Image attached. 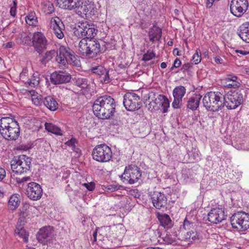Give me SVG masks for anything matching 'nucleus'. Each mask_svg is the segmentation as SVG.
Here are the masks:
<instances>
[{
	"label": "nucleus",
	"instance_id": "obj_1",
	"mask_svg": "<svg viewBox=\"0 0 249 249\" xmlns=\"http://www.w3.org/2000/svg\"><path fill=\"white\" fill-rule=\"evenodd\" d=\"M114 99L110 96H100L96 99L92 105L94 115L101 119H107L112 116L115 111Z\"/></svg>",
	"mask_w": 249,
	"mask_h": 249
},
{
	"label": "nucleus",
	"instance_id": "obj_2",
	"mask_svg": "<svg viewBox=\"0 0 249 249\" xmlns=\"http://www.w3.org/2000/svg\"><path fill=\"white\" fill-rule=\"evenodd\" d=\"M224 95L219 91H210L202 99L203 106L208 111L218 112L225 106Z\"/></svg>",
	"mask_w": 249,
	"mask_h": 249
},
{
	"label": "nucleus",
	"instance_id": "obj_3",
	"mask_svg": "<svg viewBox=\"0 0 249 249\" xmlns=\"http://www.w3.org/2000/svg\"><path fill=\"white\" fill-rule=\"evenodd\" d=\"M0 134L4 139L8 141H15L20 134V128L18 122L9 117L1 118Z\"/></svg>",
	"mask_w": 249,
	"mask_h": 249
},
{
	"label": "nucleus",
	"instance_id": "obj_4",
	"mask_svg": "<svg viewBox=\"0 0 249 249\" xmlns=\"http://www.w3.org/2000/svg\"><path fill=\"white\" fill-rule=\"evenodd\" d=\"M78 47L83 55L91 58L96 56L101 51L99 42L94 38H82Z\"/></svg>",
	"mask_w": 249,
	"mask_h": 249
},
{
	"label": "nucleus",
	"instance_id": "obj_5",
	"mask_svg": "<svg viewBox=\"0 0 249 249\" xmlns=\"http://www.w3.org/2000/svg\"><path fill=\"white\" fill-rule=\"evenodd\" d=\"M56 62L60 66L66 67L70 63L74 66L78 65L79 61L76 59L73 51L69 47L61 46L56 52Z\"/></svg>",
	"mask_w": 249,
	"mask_h": 249
},
{
	"label": "nucleus",
	"instance_id": "obj_6",
	"mask_svg": "<svg viewBox=\"0 0 249 249\" xmlns=\"http://www.w3.org/2000/svg\"><path fill=\"white\" fill-rule=\"evenodd\" d=\"M31 159L22 155L15 157L11 161V167L13 172L21 174L29 171L31 168Z\"/></svg>",
	"mask_w": 249,
	"mask_h": 249
},
{
	"label": "nucleus",
	"instance_id": "obj_7",
	"mask_svg": "<svg viewBox=\"0 0 249 249\" xmlns=\"http://www.w3.org/2000/svg\"><path fill=\"white\" fill-rule=\"evenodd\" d=\"M141 177V169L136 165L131 164L125 167L121 179L125 184H133L138 182Z\"/></svg>",
	"mask_w": 249,
	"mask_h": 249
},
{
	"label": "nucleus",
	"instance_id": "obj_8",
	"mask_svg": "<svg viewBox=\"0 0 249 249\" xmlns=\"http://www.w3.org/2000/svg\"><path fill=\"white\" fill-rule=\"evenodd\" d=\"M230 221L232 228L239 231L249 228V215L245 212H239L234 213L231 216Z\"/></svg>",
	"mask_w": 249,
	"mask_h": 249
},
{
	"label": "nucleus",
	"instance_id": "obj_9",
	"mask_svg": "<svg viewBox=\"0 0 249 249\" xmlns=\"http://www.w3.org/2000/svg\"><path fill=\"white\" fill-rule=\"evenodd\" d=\"M112 153L110 148L106 144L96 146L92 152L93 159L100 162H106L110 160Z\"/></svg>",
	"mask_w": 249,
	"mask_h": 249
},
{
	"label": "nucleus",
	"instance_id": "obj_10",
	"mask_svg": "<svg viewBox=\"0 0 249 249\" xmlns=\"http://www.w3.org/2000/svg\"><path fill=\"white\" fill-rule=\"evenodd\" d=\"M123 104L125 109L130 111L139 110L142 106L140 96L134 92H128L124 96Z\"/></svg>",
	"mask_w": 249,
	"mask_h": 249
},
{
	"label": "nucleus",
	"instance_id": "obj_11",
	"mask_svg": "<svg viewBox=\"0 0 249 249\" xmlns=\"http://www.w3.org/2000/svg\"><path fill=\"white\" fill-rule=\"evenodd\" d=\"M225 106L228 109H235L243 102V96L240 91L228 92L224 95Z\"/></svg>",
	"mask_w": 249,
	"mask_h": 249
},
{
	"label": "nucleus",
	"instance_id": "obj_12",
	"mask_svg": "<svg viewBox=\"0 0 249 249\" xmlns=\"http://www.w3.org/2000/svg\"><path fill=\"white\" fill-rule=\"evenodd\" d=\"M33 46L39 53L41 54L47 49L48 41L41 32H35L32 37Z\"/></svg>",
	"mask_w": 249,
	"mask_h": 249
},
{
	"label": "nucleus",
	"instance_id": "obj_13",
	"mask_svg": "<svg viewBox=\"0 0 249 249\" xmlns=\"http://www.w3.org/2000/svg\"><path fill=\"white\" fill-rule=\"evenodd\" d=\"M249 6L248 0H232L230 4V11L237 17H241L247 10Z\"/></svg>",
	"mask_w": 249,
	"mask_h": 249
},
{
	"label": "nucleus",
	"instance_id": "obj_14",
	"mask_svg": "<svg viewBox=\"0 0 249 249\" xmlns=\"http://www.w3.org/2000/svg\"><path fill=\"white\" fill-rule=\"evenodd\" d=\"M26 192L28 197L33 200H39L43 194V190L41 186L35 182L28 183Z\"/></svg>",
	"mask_w": 249,
	"mask_h": 249
},
{
	"label": "nucleus",
	"instance_id": "obj_15",
	"mask_svg": "<svg viewBox=\"0 0 249 249\" xmlns=\"http://www.w3.org/2000/svg\"><path fill=\"white\" fill-rule=\"evenodd\" d=\"M227 215L221 208H214L208 213V220L213 223L217 224L226 219Z\"/></svg>",
	"mask_w": 249,
	"mask_h": 249
},
{
	"label": "nucleus",
	"instance_id": "obj_16",
	"mask_svg": "<svg viewBox=\"0 0 249 249\" xmlns=\"http://www.w3.org/2000/svg\"><path fill=\"white\" fill-rule=\"evenodd\" d=\"M71 79V75L69 73L61 71L53 72L50 77L51 82L55 85L68 83Z\"/></svg>",
	"mask_w": 249,
	"mask_h": 249
},
{
	"label": "nucleus",
	"instance_id": "obj_17",
	"mask_svg": "<svg viewBox=\"0 0 249 249\" xmlns=\"http://www.w3.org/2000/svg\"><path fill=\"white\" fill-rule=\"evenodd\" d=\"M186 90L185 87L182 86H177L173 89L174 101L172 105L174 108H180V104L182 98L186 93Z\"/></svg>",
	"mask_w": 249,
	"mask_h": 249
},
{
	"label": "nucleus",
	"instance_id": "obj_18",
	"mask_svg": "<svg viewBox=\"0 0 249 249\" xmlns=\"http://www.w3.org/2000/svg\"><path fill=\"white\" fill-rule=\"evenodd\" d=\"M151 199L154 206L157 209L164 208L167 204V198L163 193L154 192L151 195Z\"/></svg>",
	"mask_w": 249,
	"mask_h": 249
},
{
	"label": "nucleus",
	"instance_id": "obj_19",
	"mask_svg": "<svg viewBox=\"0 0 249 249\" xmlns=\"http://www.w3.org/2000/svg\"><path fill=\"white\" fill-rule=\"evenodd\" d=\"M53 228L51 226L44 227L40 229L36 235L39 242L45 244L46 241L51 238L53 233Z\"/></svg>",
	"mask_w": 249,
	"mask_h": 249
},
{
	"label": "nucleus",
	"instance_id": "obj_20",
	"mask_svg": "<svg viewBox=\"0 0 249 249\" xmlns=\"http://www.w3.org/2000/svg\"><path fill=\"white\" fill-rule=\"evenodd\" d=\"M57 5L60 8L71 11L78 6L79 0H55Z\"/></svg>",
	"mask_w": 249,
	"mask_h": 249
},
{
	"label": "nucleus",
	"instance_id": "obj_21",
	"mask_svg": "<svg viewBox=\"0 0 249 249\" xmlns=\"http://www.w3.org/2000/svg\"><path fill=\"white\" fill-rule=\"evenodd\" d=\"M92 5L90 4H83L81 0H79L78 6L74 10L76 13L83 18H87V15L91 16L92 15L91 9Z\"/></svg>",
	"mask_w": 249,
	"mask_h": 249
},
{
	"label": "nucleus",
	"instance_id": "obj_22",
	"mask_svg": "<svg viewBox=\"0 0 249 249\" xmlns=\"http://www.w3.org/2000/svg\"><path fill=\"white\" fill-rule=\"evenodd\" d=\"M223 83L226 88L236 89L240 86V80L235 75L229 74L223 79Z\"/></svg>",
	"mask_w": 249,
	"mask_h": 249
},
{
	"label": "nucleus",
	"instance_id": "obj_23",
	"mask_svg": "<svg viewBox=\"0 0 249 249\" xmlns=\"http://www.w3.org/2000/svg\"><path fill=\"white\" fill-rule=\"evenodd\" d=\"M90 25L87 21L78 22L75 31V34H77L80 38L87 37V32Z\"/></svg>",
	"mask_w": 249,
	"mask_h": 249
},
{
	"label": "nucleus",
	"instance_id": "obj_24",
	"mask_svg": "<svg viewBox=\"0 0 249 249\" xmlns=\"http://www.w3.org/2000/svg\"><path fill=\"white\" fill-rule=\"evenodd\" d=\"M237 34L245 42L249 43V22H246L239 26Z\"/></svg>",
	"mask_w": 249,
	"mask_h": 249
},
{
	"label": "nucleus",
	"instance_id": "obj_25",
	"mask_svg": "<svg viewBox=\"0 0 249 249\" xmlns=\"http://www.w3.org/2000/svg\"><path fill=\"white\" fill-rule=\"evenodd\" d=\"M202 96L199 94H195L187 101V107L192 110H196L199 107Z\"/></svg>",
	"mask_w": 249,
	"mask_h": 249
},
{
	"label": "nucleus",
	"instance_id": "obj_26",
	"mask_svg": "<svg viewBox=\"0 0 249 249\" xmlns=\"http://www.w3.org/2000/svg\"><path fill=\"white\" fill-rule=\"evenodd\" d=\"M161 29L156 26H153L150 29L148 33L150 41L154 42L155 41L159 40L161 37Z\"/></svg>",
	"mask_w": 249,
	"mask_h": 249
},
{
	"label": "nucleus",
	"instance_id": "obj_27",
	"mask_svg": "<svg viewBox=\"0 0 249 249\" xmlns=\"http://www.w3.org/2000/svg\"><path fill=\"white\" fill-rule=\"evenodd\" d=\"M43 104L51 111H55L58 107V104L55 99L51 96L44 99Z\"/></svg>",
	"mask_w": 249,
	"mask_h": 249
},
{
	"label": "nucleus",
	"instance_id": "obj_28",
	"mask_svg": "<svg viewBox=\"0 0 249 249\" xmlns=\"http://www.w3.org/2000/svg\"><path fill=\"white\" fill-rule=\"evenodd\" d=\"M184 236V238L185 240H190L191 242H198L202 239V235L200 232L196 230L187 232Z\"/></svg>",
	"mask_w": 249,
	"mask_h": 249
},
{
	"label": "nucleus",
	"instance_id": "obj_29",
	"mask_svg": "<svg viewBox=\"0 0 249 249\" xmlns=\"http://www.w3.org/2000/svg\"><path fill=\"white\" fill-rule=\"evenodd\" d=\"M160 225L165 229H170L173 226V222L167 214H159L158 216Z\"/></svg>",
	"mask_w": 249,
	"mask_h": 249
},
{
	"label": "nucleus",
	"instance_id": "obj_30",
	"mask_svg": "<svg viewBox=\"0 0 249 249\" xmlns=\"http://www.w3.org/2000/svg\"><path fill=\"white\" fill-rule=\"evenodd\" d=\"M19 195L17 194L12 195L8 201V207L12 211L15 210L20 205Z\"/></svg>",
	"mask_w": 249,
	"mask_h": 249
},
{
	"label": "nucleus",
	"instance_id": "obj_31",
	"mask_svg": "<svg viewBox=\"0 0 249 249\" xmlns=\"http://www.w3.org/2000/svg\"><path fill=\"white\" fill-rule=\"evenodd\" d=\"M45 127L50 132L59 136L62 135V131L61 129L52 123H46L45 124Z\"/></svg>",
	"mask_w": 249,
	"mask_h": 249
},
{
	"label": "nucleus",
	"instance_id": "obj_32",
	"mask_svg": "<svg viewBox=\"0 0 249 249\" xmlns=\"http://www.w3.org/2000/svg\"><path fill=\"white\" fill-rule=\"evenodd\" d=\"M15 235H18L20 237L23 238V240L25 242H27L28 241L29 234L23 227L17 225L15 231Z\"/></svg>",
	"mask_w": 249,
	"mask_h": 249
},
{
	"label": "nucleus",
	"instance_id": "obj_33",
	"mask_svg": "<svg viewBox=\"0 0 249 249\" xmlns=\"http://www.w3.org/2000/svg\"><path fill=\"white\" fill-rule=\"evenodd\" d=\"M31 95H32V101L34 105L36 106H39L43 103V100L42 96L38 94L35 90H31L30 91Z\"/></svg>",
	"mask_w": 249,
	"mask_h": 249
},
{
	"label": "nucleus",
	"instance_id": "obj_34",
	"mask_svg": "<svg viewBox=\"0 0 249 249\" xmlns=\"http://www.w3.org/2000/svg\"><path fill=\"white\" fill-rule=\"evenodd\" d=\"M56 54V52L54 50L47 51L40 60V63L46 65V63L50 61Z\"/></svg>",
	"mask_w": 249,
	"mask_h": 249
},
{
	"label": "nucleus",
	"instance_id": "obj_35",
	"mask_svg": "<svg viewBox=\"0 0 249 249\" xmlns=\"http://www.w3.org/2000/svg\"><path fill=\"white\" fill-rule=\"evenodd\" d=\"M41 5L42 10L45 14H50L54 11L53 5L50 1H44L42 2Z\"/></svg>",
	"mask_w": 249,
	"mask_h": 249
},
{
	"label": "nucleus",
	"instance_id": "obj_36",
	"mask_svg": "<svg viewBox=\"0 0 249 249\" xmlns=\"http://www.w3.org/2000/svg\"><path fill=\"white\" fill-rule=\"evenodd\" d=\"M158 100L160 102V104L163 107V112L165 113L167 111L168 108L169 107V102L167 97L163 95L159 94L158 95Z\"/></svg>",
	"mask_w": 249,
	"mask_h": 249
},
{
	"label": "nucleus",
	"instance_id": "obj_37",
	"mask_svg": "<svg viewBox=\"0 0 249 249\" xmlns=\"http://www.w3.org/2000/svg\"><path fill=\"white\" fill-rule=\"evenodd\" d=\"M57 27L60 29H61V28H64V24L58 17H53L51 18L50 21V28L53 29Z\"/></svg>",
	"mask_w": 249,
	"mask_h": 249
},
{
	"label": "nucleus",
	"instance_id": "obj_38",
	"mask_svg": "<svg viewBox=\"0 0 249 249\" xmlns=\"http://www.w3.org/2000/svg\"><path fill=\"white\" fill-rule=\"evenodd\" d=\"M26 22L29 25L36 26L37 23L35 13L31 12L26 17Z\"/></svg>",
	"mask_w": 249,
	"mask_h": 249
},
{
	"label": "nucleus",
	"instance_id": "obj_39",
	"mask_svg": "<svg viewBox=\"0 0 249 249\" xmlns=\"http://www.w3.org/2000/svg\"><path fill=\"white\" fill-rule=\"evenodd\" d=\"M75 85L82 88L86 89L88 87V80L86 78L81 77H75L74 78Z\"/></svg>",
	"mask_w": 249,
	"mask_h": 249
},
{
	"label": "nucleus",
	"instance_id": "obj_40",
	"mask_svg": "<svg viewBox=\"0 0 249 249\" xmlns=\"http://www.w3.org/2000/svg\"><path fill=\"white\" fill-rule=\"evenodd\" d=\"M113 70L108 71L106 69V72L104 73L100 77V81L104 84L109 83L112 79L110 77V72H112Z\"/></svg>",
	"mask_w": 249,
	"mask_h": 249
},
{
	"label": "nucleus",
	"instance_id": "obj_41",
	"mask_svg": "<svg viewBox=\"0 0 249 249\" xmlns=\"http://www.w3.org/2000/svg\"><path fill=\"white\" fill-rule=\"evenodd\" d=\"M153 98L154 99H152L151 101H150L148 104L146 105V107H147L148 109L150 111H152L154 109H158L159 108L157 106V105L160 103L158 97L157 98L154 97Z\"/></svg>",
	"mask_w": 249,
	"mask_h": 249
},
{
	"label": "nucleus",
	"instance_id": "obj_42",
	"mask_svg": "<svg viewBox=\"0 0 249 249\" xmlns=\"http://www.w3.org/2000/svg\"><path fill=\"white\" fill-rule=\"evenodd\" d=\"M91 71L93 73L99 75L100 77L104 73L106 72V69L103 66L99 65L92 67L91 69Z\"/></svg>",
	"mask_w": 249,
	"mask_h": 249
},
{
	"label": "nucleus",
	"instance_id": "obj_43",
	"mask_svg": "<svg viewBox=\"0 0 249 249\" xmlns=\"http://www.w3.org/2000/svg\"><path fill=\"white\" fill-rule=\"evenodd\" d=\"M201 53L199 49L196 50V53L193 55L192 61L195 64H197L201 62Z\"/></svg>",
	"mask_w": 249,
	"mask_h": 249
},
{
	"label": "nucleus",
	"instance_id": "obj_44",
	"mask_svg": "<svg viewBox=\"0 0 249 249\" xmlns=\"http://www.w3.org/2000/svg\"><path fill=\"white\" fill-rule=\"evenodd\" d=\"M76 140L75 139H71L70 140L68 141L66 143L67 146L71 148V149L74 151L78 153L79 152V149L76 147L75 145Z\"/></svg>",
	"mask_w": 249,
	"mask_h": 249
},
{
	"label": "nucleus",
	"instance_id": "obj_45",
	"mask_svg": "<svg viewBox=\"0 0 249 249\" xmlns=\"http://www.w3.org/2000/svg\"><path fill=\"white\" fill-rule=\"evenodd\" d=\"M96 35V29L94 28V26L91 25L90 27L89 28V30L87 32V37H83V38H93Z\"/></svg>",
	"mask_w": 249,
	"mask_h": 249
},
{
	"label": "nucleus",
	"instance_id": "obj_46",
	"mask_svg": "<svg viewBox=\"0 0 249 249\" xmlns=\"http://www.w3.org/2000/svg\"><path fill=\"white\" fill-rule=\"evenodd\" d=\"M28 84L31 87H36L38 86L39 83V78L35 75V74L33 75V77L29 79L27 81Z\"/></svg>",
	"mask_w": 249,
	"mask_h": 249
},
{
	"label": "nucleus",
	"instance_id": "obj_47",
	"mask_svg": "<svg viewBox=\"0 0 249 249\" xmlns=\"http://www.w3.org/2000/svg\"><path fill=\"white\" fill-rule=\"evenodd\" d=\"M61 28L62 29L59 27H57L55 29H53L54 34L59 39H62L64 37L63 31L65 29V26H64V28Z\"/></svg>",
	"mask_w": 249,
	"mask_h": 249
},
{
	"label": "nucleus",
	"instance_id": "obj_48",
	"mask_svg": "<svg viewBox=\"0 0 249 249\" xmlns=\"http://www.w3.org/2000/svg\"><path fill=\"white\" fill-rule=\"evenodd\" d=\"M155 56V54L153 51L148 50L147 53L143 55L142 60L145 61H147L154 58Z\"/></svg>",
	"mask_w": 249,
	"mask_h": 249
},
{
	"label": "nucleus",
	"instance_id": "obj_49",
	"mask_svg": "<svg viewBox=\"0 0 249 249\" xmlns=\"http://www.w3.org/2000/svg\"><path fill=\"white\" fill-rule=\"evenodd\" d=\"M163 241L165 242L166 244H176V239L175 238H173L171 235H166L163 238Z\"/></svg>",
	"mask_w": 249,
	"mask_h": 249
},
{
	"label": "nucleus",
	"instance_id": "obj_50",
	"mask_svg": "<svg viewBox=\"0 0 249 249\" xmlns=\"http://www.w3.org/2000/svg\"><path fill=\"white\" fill-rule=\"evenodd\" d=\"M105 187L107 191L110 192H114L119 189V187L115 184H109Z\"/></svg>",
	"mask_w": 249,
	"mask_h": 249
},
{
	"label": "nucleus",
	"instance_id": "obj_51",
	"mask_svg": "<svg viewBox=\"0 0 249 249\" xmlns=\"http://www.w3.org/2000/svg\"><path fill=\"white\" fill-rule=\"evenodd\" d=\"M193 222L188 221L186 218L184 220L183 227L185 230H189L193 226Z\"/></svg>",
	"mask_w": 249,
	"mask_h": 249
},
{
	"label": "nucleus",
	"instance_id": "obj_52",
	"mask_svg": "<svg viewBox=\"0 0 249 249\" xmlns=\"http://www.w3.org/2000/svg\"><path fill=\"white\" fill-rule=\"evenodd\" d=\"M31 178L30 177H23L22 178H16V181L18 184H21L24 182H26L28 181H30L31 180Z\"/></svg>",
	"mask_w": 249,
	"mask_h": 249
},
{
	"label": "nucleus",
	"instance_id": "obj_53",
	"mask_svg": "<svg viewBox=\"0 0 249 249\" xmlns=\"http://www.w3.org/2000/svg\"><path fill=\"white\" fill-rule=\"evenodd\" d=\"M13 6H11L10 9V14L13 17H15L16 15V5L17 3L15 1H13Z\"/></svg>",
	"mask_w": 249,
	"mask_h": 249
},
{
	"label": "nucleus",
	"instance_id": "obj_54",
	"mask_svg": "<svg viewBox=\"0 0 249 249\" xmlns=\"http://www.w3.org/2000/svg\"><path fill=\"white\" fill-rule=\"evenodd\" d=\"M6 176V171L3 168L0 167V181Z\"/></svg>",
	"mask_w": 249,
	"mask_h": 249
},
{
	"label": "nucleus",
	"instance_id": "obj_55",
	"mask_svg": "<svg viewBox=\"0 0 249 249\" xmlns=\"http://www.w3.org/2000/svg\"><path fill=\"white\" fill-rule=\"evenodd\" d=\"M84 185L89 191H92L95 188L94 184L92 182L90 183H85Z\"/></svg>",
	"mask_w": 249,
	"mask_h": 249
},
{
	"label": "nucleus",
	"instance_id": "obj_56",
	"mask_svg": "<svg viewBox=\"0 0 249 249\" xmlns=\"http://www.w3.org/2000/svg\"><path fill=\"white\" fill-rule=\"evenodd\" d=\"M14 45L15 43L12 41L8 42L7 43L3 44V46L7 49L12 48Z\"/></svg>",
	"mask_w": 249,
	"mask_h": 249
},
{
	"label": "nucleus",
	"instance_id": "obj_57",
	"mask_svg": "<svg viewBox=\"0 0 249 249\" xmlns=\"http://www.w3.org/2000/svg\"><path fill=\"white\" fill-rule=\"evenodd\" d=\"M214 61L216 64H223L224 60L219 56L217 55L214 57Z\"/></svg>",
	"mask_w": 249,
	"mask_h": 249
},
{
	"label": "nucleus",
	"instance_id": "obj_58",
	"mask_svg": "<svg viewBox=\"0 0 249 249\" xmlns=\"http://www.w3.org/2000/svg\"><path fill=\"white\" fill-rule=\"evenodd\" d=\"M181 64V62L179 58H177L174 63V67H175L176 68H178L180 66Z\"/></svg>",
	"mask_w": 249,
	"mask_h": 249
},
{
	"label": "nucleus",
	"instance_id": "obj_59",
	"mask_svg": "<svg viewBox=\"0 0 249 249\" xmlns=\"http://www.w3.org/2000/svg\"><path fill=\"white\" fill-rule=\"evenodd\" d=\"M28 71L26 69H24L22 70V71L20 73V78L24 79V78L26 76V74H27Z\"/></svg>",
	"mask_w": 249,
	"mask_h": 249
},
{
	"label": "nucleus",
	"instance_id": "obj_60",
	"mask_svg": "<svg viewBox=\"0 0 249 249\" xmlns=\"http://www.w3.org/2000/svg\"><path fill=\"white\" fill-rule=\"evenodd\" d=\"M191 65L190 63H185L183 65L182 69L184 71H188L190 68L191 67Z\"/></svg>",
	"mask_w": 249,
	"mask_h": 249
},
{
	"label": "nucleus",
	"instance_id": "obj_61",
	"mask_svg": "<svg viewBox=\"0 0 249 249\" xmlns=\"http://www.w3.org/2000/svg\"><path fill=\"white\" fill-rule=\"evenodd\" d=\"M235 52L236 53H240V54H242V55H247L248 54V51H243V50H236L235 51Z\"/></svg>",
	"mask_w": 249,
	"mask_h": 249
},
{
	"label": "nucleus",
	"instance_id": "obj_62",
	"mask_svg": "<svg viewBox=\"0 0 249 249\" xmlns=\"http://www.w3.org/2000/svg\"><path fill=\"white\" fill-rule=\"evenodd\" d=\"M166 67H167V65H166V63H165V62H162V63L160 64V67H161L162 69H165Z\"/></svg>",
	"mask_w": 249,
	"mask_h": 249
},
{
	"label": "nucleus",
	"instance_id": "obj_63",
	"mask_svg": "<svg viewBox=\"0 0 249 249\" xmlns=\"http://www.w3.org/2000/svg\"><path fill=\"white\" fill-rule=\"evenodd\" d=\"M174 53H176V54L177 55H179V52H178V50L177 48H176L174 50Z\"/></svg>",
	"mask_w": 249,
	"mask_h": 249
},
{
	"label": "nucleus",
	"instance_id": "obj_64",
	"mask_svg": "<svg viewBox=\"0 0 249 249\" xmlns=\"http://www.w3.org/2000/svg\"><path fill=\"white\" fill-rule=\"evenodd\" d=\"M145 249H163L162 248H159V247H155V248H153V247H149V248H147Z\"/></svg>",
	"mask_w": 249,
	"mask_h": 249
}]
</instances>
